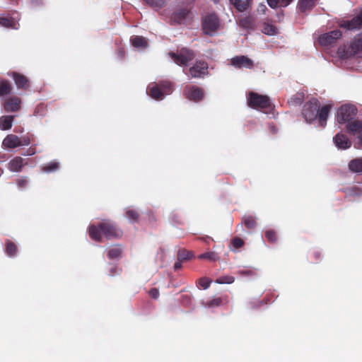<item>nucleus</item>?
Instances as JSON below:
<instances>
[{
	"label": "nucleus",
	"instance_id": "1",
	"mask_svg": "<svg viewBox=\"0 0 362 362\" xmlns=\"http://www.w3.org/2000/svg\"><path fill=\"white\" fill-rule=\"evenodd\" d=\"M88 234L92 240L100 243L103 235L107 239H118L122 236L123 232L115 222L105 220L97 225H90L88 228Z\"/></svg>",
	"mask_w": 362,
	"mask_h": 362
},
{
	"label": "nucleus",
	"instance_id": "2",
	"mask_svg": "<svg viewBox=\"0 0 362 362\" xmlns=\"http://www.w3.org/2000/svg\"><path fill=\"white\" fill-rule=\"evenodd\" d=\"M331 108L330 105H325L320 108L318 100L312 98L304 104L302 115L307 122L311 123L318 118L320 125L325 127Z\"/></svg>",
	"mask_w": 362,
	"mask_h": 362
},
{
	"label": "nucleus",
	"instance_id": "3",
	"mask_svg": "<svg viewBox=\"0 0 362 362\" xmlns=\"http://www.w3.org/2000/svg\"><path fill=\"white\" fill-rule=\"evenodd\" d=\"M193 5L190 2H180L176 4L170 16V25H188L194 19Z\"/></svg>",
	"mask_w": 362,
	"mask_h": 362
},
{
	"label": "nucleus",
	"instance_id": "4",
	"mask_svg": "<svg viewBox=\"0 0 362 362\" xmlns=\"http://www.w3.org/2000/svg\"><path fill=\"white\" fill-rule=\"evenodd\" d=\"M174 83L169 80H162L158 82H152L147 87V94L153 99L162 100L165 95L173 91Z\"/></svg>",
	"mask_w": 362,
	"mask_h": 362
},
{
	"label": "nucleus",
	"instance_id": "5",
	"mask_svg": "<svg viewBox=\"0 0 362 362\" xmlns=\"http://www.w3.org/2000/svg\"><path fill=\"white\" fill-rule=\"evenodd\" d=\"M248 105L257 110H264L272 107L269 98L265 95H260L255 92H250L247 98Z\"/></svg>",
	"mask_w": 362,
	"mask_h": 362
},
{
	"label": "nucleus",
	"instance_id": "6",
	"mask_svg": "<svg viewBox=\"0 0 362 362\" xmlns=\"http://www.w3.org/2000/svg\"><path fill=\"white\" fill-rule=\"evenodd\" d=\"M168 55L179 66H186L195 57L194 51L186 47L182 48L178 53L170 52Z\"/></svg>",
	"mask_w": 362,
	"mask_h": 362
},
{
	"label": "nucleus",
	"instance_id": "7",
	"mask_svg": "<svg viewBox=\"0 0 362 362\" xmlns=\"http://www.w3.org/2000/svg\"><path fill=\"white\" fill-rule=\"evenodd\" d=\"M202 30L208 35H213L219 27V19L216 14L209 13L206 15L202 22Z\"/></svg>",
	"mask_w": 362,
	"mask_h": 362
},
{
	"label": "nucleus",
	"instance_id": "8",
	"mask_svg": "<svg viewBox=\"0 0 362 362\" xmlns=\"http://www.w3.org/2000/svg\"><path fill=\"white\" fill-rule=\"evenodd\" d=\"M357 113V109L354 105H342L337 111V120L340 124H344L353 120Z\"/></svg>",
	"mask_w": 362,
	"mask_h": 362
},
{
	"label": "nucleus",
	"instance_id": "9",
	"mask_svg": "<svg viewBox=\"0 0 362 362\" xmlns=\"http://www.w3.org/2000/svg\"><path fill=\"white\" fill-rule=\"evenodd\" d=\"M186 98L195 103L201 101L204 97V89L197 86H186L184 88Z\"/></svg>",
	"mask_w": 362,
	"mask_h": 362
},
{
	"label": "nucleus",
	"instance_id": "10",
	"mask_svg": "<svg viewBox=\"0 0 362 362\" xmlns=\"http://www.w3.org/2000/svg\"><path fill=\"white\" fill-rule=\"evenodd\" d=\"M341 35V32L339 30H334L321 35L319 37V42L322 46L332 45Z\"/></svg>",
	"mask_w": 362,
	"mask_h": 362
},
{
	"label": "nucleus",
	"instance_id": "11",
	"mask_svg": "<svg viewBox=\"0 0 362 362\" xmlns=\"http://www.w3.org/2000/svg\"><path fill=\"white\" fill-rule=\"evenodd\" d=\"M208 64L204 61L197 62L189 68V72L192 78H201L207 72Z\"/></svg>",
	"mask_w": 362,
	"mask_h": 362
},
{
	"label": "nucleus",
	"instance_id": "12",
	"mask_svg": "<svg viewBox=\"0 0 362 362\" xmlns=\"http://www.w3.org/2000/svg\"><path fill=\"white\" fill-rule=\"evenodd\" d=\"M231 65L238 69L246 68L251 69L254 67V62L247 57L241 55L232 58Z\"/></svg>",
	"mask_w": 362,
	"mask_h": 362
},
{
	"label": "nucleus",
	"instance_id": "13",
	"mask_svg": "<svg viewBox=\"0 0 362 362\" xmlns=\"http://www.w3.org/2000/svg\"><path fill=\"white\" fill-rule=\"evenodd\" d=\"M21 100L17 96H12L4 103V110L7 112H18L21 109Z\"/></svg>",
	"mask_w": 362,
	"mask_h": 362
},
{
	"label": "nucleus",
	"instance_id": "14",
	"mask_svg": "<svg viewBox=\"0 0 362 362\" xmlns=\"http://www.w3.org/2000/svg\"><path fill=\"white\" fill-rule=\"evenodd\" d=\"M8 76H11L18 88L28 90L30 87V83L27 77L21 74L16 71H12L8 74Z\"/></svg>",
	"mask_w": 362,
	"mask_h": 362
},
{
	"label": "nucleus",
	"instance_id": "15",
	"mask_svg": "<svg viewBox=\"0 0 362 362\" xmlns=\"http://www.w3.org/2000/svg\"><path fill=\"white\" fill-rule=\"evenodd\" d=\"M335 146L342 150L347 149L351 146V141L348 136L342 133L337 134L333 138Z\"/></svg>",
	"mask_w": 362,
	"mask_h": 362
},
{
	"label": "nucleus",
	"instance_id": "16",
	"mask_svg": "<svg viewBox=\"0 0 362 362\" xmlns=\"http://www.w3.org/2000/svg\"><path fill=\"white\" fill-rule=\"evenodd\" d=\"M340 25L347 30L362 28V11L351 21H344Z\"/></svg>",
	"mask_w": 362,
	"mask_h": 362
},
{
	"label": "nucleus",
	"instance_id": "17",
	"mask_svg": "<svg viewBox=\"0 0 362 362\" xmlns=\"http://www.w3.org/2000/svg\"><path fill=\"white\" fill-rule=\"evenodd\" d=\"M239 25L246 30H255L256 27L255 18L252 16H245L239 18Z\"/></svg>",
	"mask_w": 362,
	"mask_h": 362
},
{
	"label": "nucleus",
	"instance_id": "18",
	"mask_svg": "<svg viewBox=\"0 0 362 362\" xmlns=\"http://www.w3.org/2000/svg\"><path fill=\"white\" fill-rule=\"evenodd\" d=\"M24 159L20 156H16L11 159L8 163V168L11 172H20L25 165Z\"/></svg>",
	"mask_w": 362,
	"mask_h": 362
},
{
	"label": "nucleus",
	"instance_id": "19",
	"mask_svg": "<svg viewBox=\"0 0 362 362\" xmlns=\"http://www.w3.org/2000/svg\"><path fill=\"white\" fill-rule=\"evenodd\" d=\"M2 144L8 148H15L20 146V138L15 134H8L4 139Z\"/></svg>",
	"mask_w": 362,
	"mask_h": 362
},
{
	"label": "nucleus",
	"instance_id": "20",
	"mask_svg": "<svg viewBox=\"0 0 362 362\" xmlns=\"http://www.w3.org/2000/svg\"><path fill=\"white\" fill-rule=\"evenodd\" d=\"M14 115H3L0 117V129L5 131L12 127Z\"/></svg>",
	"mask_w": 362,
	"mask_h": 362
},
{
	"label": "nucleus",
	"instance_id": "21",
	"mask_svg": "<svg viewBox=\"0 0 362 362\" xmlns=\"http://www.w3.org/2000/svg\"><path fill=\"white\" fill-rule=\"evenodd\" d=\"M132 45L136 48H146L148 45L147 40L142 36L134 35L131 37Z\"/></svg>",
	"mask_w": 362,
	"mask_h": 362
},
{
	"label": "nucleus",
	"instance_id": "22",
	"mask_svg": "<svg viewBox=\"0 0 362 362\" xmlns=\"http://www.w3.org/2000/svg\"><path fill=\"white\" fill-rule=\"evenodd\" d=\"M252 0H230V3L234 5L235 8L240 12L246 11Z\"/></svg>",
	"mask_w": 362,
	"mask_h": 362
},
{
	"label": "nucleus",
	"instance_id": "23",
	"mask_svg": "<svg viewBox=\"0 0 362 362\" xmlns=\"http://www.w3.org/2000/svg\"><path fill=\"white\" fill-rule=\"evenodd\" d=\"M317 0H299L298 7L301 12H305L308 10L312 9Z\"/></svg>",
	"mask_w": 362,
	"mask_h": 362
},
{
	"label": "nucleus",
	"instance_id": "24",
	"mask_svg": "<svg viewBox=\"0 0 362 362\" xmlns=\"http://www.w3.org/2000/svg\"><path fill=\"white\" fill-rule=\"evenodd\" d=\"M12 86L11 83L6 79H0V97L10 94Z\"/></svg>",
	"mask_w": 362,
	"mask_h": 362
},
{
	"label": "nucleus",
	"instance_id": "25",
	"mask_svg": "<svg viewBox=\"0 0 362 362\" xmlns=\"http://www.w3.org/2000/svg\"><path fill=\"white\" fill-rule=\"evenodd\" d=\"M349 168L354 173H362V158L351 160L349 163Z\"/></svg>",
	"mask_w": 362,
	"mask_h": 362
},
{
	"label": "nucleus",
	"instance_id": "26",
	"mask_svg": "<svg viewBox=\"0 0 362 362\" xmlns=\"http://www.w3.org/2000/svg\"><path fill=\"white\" fill-rule=\"evenodd\" d=\"M18 252L17 245L10 240H7L5 243V252L9 257H14Z\"/></svg>",
	"mask_w": 362,
	"mask_h": 362
},
{
	"label": "nucleus",
	"instance_id": "27",
	"mask_svg": "<svg viewBox=\"0 0 362 362\" xmlns=\"http://www.w3.org/2000/svg\"><path fill=\"white\" fill-rule=\"evenodd\" d=\"M0 25L7 28H18L16 21L11 17H0Z\"/></svg>",
	"mask_w": 362,
	"mask_h": 362
},
{
	"label": "nucleus",
	"instance_id": "28",
	"mask_svg": "<svg viewBox=\"0 0 362 362\" xmlns=\"http://www.w3.org/2000/svg\"><path fill=\"white\" fill-rule=\"evenodd\" d=\"M228 301V296L214 298L206 302L205 305L208 308L218 307L223 304V302Z\"/></svg>",
	"mask_w": 362,
	"mask_h": 362
},
{
	"label": "nucleus",
	"instance_id": "29",
	"mask_svg": "<svg viewBox=\"0 0 362 362\" xmlns=\"http://www.w3.org/2000/svg\"><path fill=\"white\" fill-rule=\"evenodd\" d=\"M59 163L57 161H51L42 166H41V170L44 173H53L59 170Z\"/></svg>",
	"mask_w": 362,
	"mask_h": 362
},
{
	"label": "nucleus",
	"instance_id": "30",
	"mask_svg": "<svg viewBox=\"0 0 362 362\" xmlns=\"http://www.w3.org/2000/svg\"><path fill=\"white\" fill-rule=\"evenodd\" d=\"M322 259V253L318 249L310 250L309 254V260L313 264H317Z\"/></svg>",
	"mask_w": 362,
	"mask_h": 362
},
{
	"label": "nucleus",
	"instance_id": "31",
	"mask_svg": "<svg viewBox=\"0 0 362 362\" xmlns=\"http://www.w3.org/2000/svg\"><path fill=\"white\" fill-rule=\"evenodd\" d=\"M262 31L263 33H264L266 35H274L277 34L278 29L275 25H274L272 24H269L268 23H264L263 24V28H262Z\"/></svg>",
	"mask_w": 362,
	"mask_h": 362
},
{
	"label": "nucleus",
	"instance_id": "32",
	"mask_svg": "<svg viewBox=\"0 0 362 362\" xmlns=\"http://www.w3.org/2000/svg\"><path fill=\"white\" fill-rule=\"evenodd\" d=\"M347 123L346 127L351 132L355 133L359 132L362 128V123L358 120H351Z\"/></svg>",
	"mask_w": 362,
	"mask_h": 362
},
{
	"label": "nucleus",
	"instance_id": "33",
	"mask_svg": "<svg viewBox=\"0 0 362 362\" xmlns=\"http://www.w3.org/2000/svg\"><path fill=\"white\" fill-rule=\"evenodd\" d=\"M122 250L119 245H116L107 252V257L109 259H114L120 257Z\"/></svg>",
	"mask_w": 362,
	"mask_h": 362
},
{
	"label": "nucleus",
	"instance_id": "34",
	"mask_svg": "<svg viewBox=\"0 0 362 362\" xmlns=\"http://www.w3.org/2000/svg\"><path fill=\"white\" fill-rule=\"evenodd\" d=\"M272 8L287 6L293 0H267Z\"/></svg>",
	"mask_w": 362,
	"mask_h": 362
},
{
	"label": "nucleus",
	"instance_id": "35",
	"mask_svg": "<svg viewBox=\"0 0 362 362\" xmlns=\"http://www.w3.org/2000/svg\"><path fill=\"white\" fill-rule=\"evenodd\" d=\"M345 192L349 197H358L362 195V189L358 186H352L346 188Z\"/></svg>",
	"mask_w": 362,
	"mask_h": 362
},
{
	"label": "nucleus",
	"instance_id": "36",
	"mask_svg": "<svg viewBox=\"0 0 362 362\" xmlns=\"http://www.w3.org/2000/svg\"><path fill=\"white\" fill-rule=\"evenodd\" d=\"M198 259H208L211 262H216L219 259V257L218 254L215 252H207L203 254H201L198 256Z\"/></svg>",
	"mask_w": 362,
	"mask_h": 362
},
{
	"label": "nucleus",
	"instance_id": "37",
	"mask_svg": "<svg viewBox=\"0 0 362 362\" xmlns=\"http://www.w3.org/2000/svg\"><path fill=\"white\" fill-rule=\"evenodd\" d=\"M243 223L248 229H253L257 225L255 217L251 215L243 216Z\"/></svg>",
	"mask_w": 362,
	"mask_h": 362
},
{
	"label": "nucleus",
	"instance_id": "38",
	"mask_svg": "<svg viewBox=\"0 0 362 362\" xmlns=\"http://www.w3.org/2000/svg\"><path fill=\"white\" fill-rule=\"evenodd\" d=\"M264 237L270 243H276L277 241V234L273 229H268L264 233Z\"/></svg>",
	"mask_w": 362,
	"mask_h": 362
},
{
	"label": "nucleus",
	"instance_id": "39",
	"mask_svg": "<svg viewBox=\"0 0 362 362\" xmlns=\"http://www.w3.org/2000/svg\"><path fill=\"white\" fill-rule=\"evenodd\" d=\"M146 4L153 8L154 9H158L162 8L165 4V0H144Z\"/></svg>",
	"mask_w": 362,
	"mask_h": 362
},
{
	"label": "nucleus",
	"instance_id": "40",
	"mask_svg": "<svg viewBox=\"0 0 362 362\" xmlns=\"http://www.w3.org/2000/svg\"><path fill=\"white\" fill-rule=\"evenodd\" d=\"M303 95L300 93H297L295 95H293L289 100L288 103L292 105H299L303 103Z\"/></svg>",
	"mask_w": 362,
	"mask_h": 362
},
{
	"label": "nucleus",
	"instance_id": "41",
	"mask_svg": "<svg viewBox=\"0 0 362 362\" xmlns=\"http://www.w3.org/2000/svg\"><path fill=\"white\" fill-rule=\"evenodd\" d=\"M192 254L186 250H180L177 252V259L180 261H185L189 259Z\"/></svg>",
	"mask_w": 362,
	"mask_h": 362
},
{
	"label": "nucleus",
	"instance_id": "42",
	"mask_svg": "<svg viewBox=\"0 0 362 362\" xmlns=\"http://www.w3.org/2000/svg\"><path fill=\"white\" fill-rule=\"evenodd\" d=\"M126 216L129 221L136 222L139 221V214L134 209H127Z\"/></svg>",
	"mask_w": 362,
	"mask_h": 362
},
{
	"label": "nucleus",
	"instance_id": "43",
	"mask_svg": "<svg viewBox=\"0 0 362 362\" xmlns=\"http://www.w3.org/2000/svg\"><path fill=\"white\" fill-rule=\"evenodd\" d=\"M235 281V278L232 276H221L216 279L218 284H232Z\"/></svg>",
	"mask_w": 362,
	"mask_h": 362
},
{
	"label": "nucleus",
	"instance_id": "44",
	"mask_svg": "<svg viewBox=\"0 0 362 362\" xmlns=\"http://www.w3.org/2000/svg\"><path fill=\"white\" fill-rule=\"evenodd\" d=\"M245 243L243 239L235 237L231 240V245L235 249H239L244 245Z\"/></svg>",
	"mask_w": 362,
	"mask_h": 362
},
{
	"label": "nucleus",
	"instance_id": "45",
	"mask_svg": "<svg viewBox=\"0 0 362 362\" xmlns=\"http://www.w3.org/2000/svg\"><path fill=\"white\" fill-rule=\"evenodd\" d=\"M199 284L204 289H206L210 286L211 281L206 277H202L199 279Z\"/></svg>",
	"mask_w": 362,
	"mask_h": 362
},
{
	"label": "nucleus",
	"instance_id": "46",
	"mask_svg": "<svg viewBox=\"0 0 362 362\" xmlns=\"http://www.w3.org/2000/svg\"><path fill=\"white\" fill-rule=\"evenodd\" d=\"M32 136H30L28 134L25 135L20 138V146H28L31 142V137Z\"/></svg>",
	"mask_w": 362,
	"mask_h": 362
},
{
	"label": "nucleus",
	"instance_id": "47",
	"mask_svg": "<svg viewBox=\"0 0 362 362\" xmlns=\"http://www.w3.org/2000/svg\"><path fill=\"white\" fill-rule=\"evenodd\" d=\"M28 181L26 177H21L17 180L16 184L19 188H24L27 186Z\"/></svg>",
	"mask_w": 362,
	"mask_h": 362
},
{
	"label": "nucleus",
	"instance_id": "48",
	"mask_svg": "<svg viewBox=\"0 0 362 362\" xmlns=\"http://www.w3.org/2000/svg\"><path fill=\"white\" fill-rule=\"evenodd\" d=\"M148 294L151 298L157 299L159 296V291L156 288H152L148 291Z\"/></svg>",
	"mask_w": 362,
	"mask_h": 362
},
{
	"label": "nucleus",
	"instance_id": "49",
	"mask_svg": "<svg viewBox=\"0 0 362 362\" xmlns=\"http://www.w3.org/2000/svg\"><path fill=\"white\" fill-rule=\"evenodd\" d=\"M352 47H356L357 49L362 48V37L356 40L353 43Z\"/></svg>",
	"mask_w": 362,
	"mask_h": 362
},
{
	"label": "nucleus",
	"instance_id": "50",
	"mask_svg": "<svg viewBox=\"0 0 362 362\" xmlns=\"http://www.w3.org/2000/svg\"><path fill=\"white\" fill-rule=\"evenodd\" d=\"M35 153H36V152H35V147L31 146V147H30V148L27 150L26 153H23V156H33V155L35 154Z\"/></svg>",
	"mask_w": 362,
	"mask_h": 362
},
{
	"label": "nucleus",
	"instance_id": "51",
	"mask_svg": "<svg viewBox=\"0 0 362 362\" xmlns=\"http://www.w3.org/2000/svg\"><path fill=\"white\" fill-rule=\"evenodd\" d=\"M267 10V8L266 5H264L263 4H259L257 8V11L259 13H264Z\"/></svg>",
	"mask_w": 362,
	"mask_h": 362
},
{
	"label": "nucleus",
	"instance_id": "52",
	"mask_svg": "<svg viewBox=\"0 0 362 362\" xmlns=\"http://www.w3.org/2000/svg\"><path fill=\"white\" fill-rule=\"evenodd\" d=\"M200 239H201L203 242H204V243H207V244H209V243H210V242H211V241H213V240H214L211 237H209V236H208V235H206V236L202 237Z\"/></svg>",
	"mask_w": 362,
	"mask_h": 362
},
{
	"label": "nucleus",
	"instance_id": "53",
	"mask_svg": "<svg viewBox=\"0 0 362 362\" xmlns=\"http://www.w3.org/2000/svg\"><path fill=\"white\" fill-rule=\"evenodd\" d=\"M182 261H180L178 259H177V262H175V263L174 264V269H175V271H177V270H178V269L182 268Z\"/></svg>",
	"mask_w": 362,
	"mask_h": 362
},
{
	"label": "nucleus",
	"instance_id": "54",
	"mask_svg": "<svg viewBox=\"0 0 362 362\" xmlns=\"http://www.w3.org/2000/svg\"><path fill=\"white\" fill-rule=\"evenodd\" d=\"M240 273L243 275H250V274H252V272L250 270H245V271H241Z\"/></svg>",
	"mask_w": 362,
	"mask_h": 362
},
{
	"label": "nucleus",
	"instance_id": "55",
	"mask_svg": "<svg viewBox=\"0 0 362 362\" xmlns=\"http://www.w3.org/2000/svg\"><path fill=\"white\" fill-rule=\"evenodd\" d=\"M118 54L119 55V57H120L121 58H123V57H124V51L123 49H119V50L118 51Z\"/></svg>",
	"mask_w": 362,
	"mask_h": 362
},
{
	"label": "nucleus",
	"instance_id": "56",
	"mask_svg": "<svg viewBox=\"0 0 362 362\" xmlns=\"http://www.w3.org/2000/svg\"><path fill=\"white\" fill-rule=\"evenodd\" d=\"M358 139L359 140L361 145L362 146V132L359 134Z\"/></svg>",
	"mask_w": 362,
	"mask_h": 362
},
{
	"label": "nucleus",
	"instance_id": "57",
	"mask_svg": "<svg viewBox=\"0 0 362 362\" xmlns=\"http://www.w3.org/2000/svg\"><path fill=\"white\" fill-rule=\"evenodd\" d=\"M214 3H218L219 0H212Z\"/></svg>",
	"mask_w": 362,
	"mask_h": 362
},
{
	"label": "nucleus",
	"instance_id": "58",
	"mask_svg": "<svg viewBox=\"0 0 362 362\" xmlns=\"http://www.w3.org/2000/svg\"><path fill=\"white\" fill-rule=\"evenodd\" d=\"M115 269H116V268L112 269V274H113V272Z\"/></svg>",
	"mask_w": 362,
	"mask_h": 362
}]
</instances>
